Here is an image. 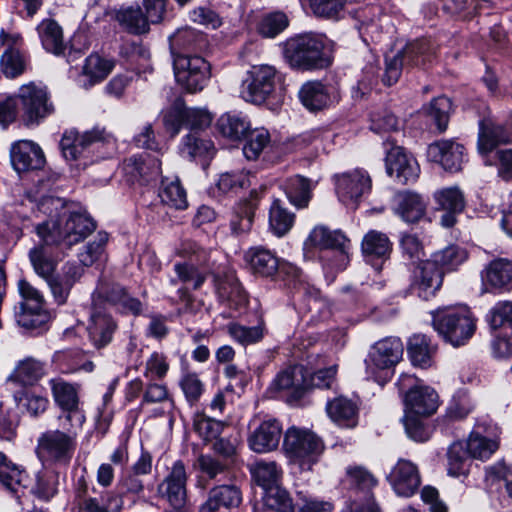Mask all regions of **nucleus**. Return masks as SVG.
<instances>
[{
  "label": "nucleus",
  "mask_w": 512,
  "mask_h": 512,
  "mask_svg": "<svg viewBox=\"0 0 512 512\" xmlns=\"http://www.w3.org/2000/svg\"><path fill=\"white\" fill-rule=\"evenodd\" d=\"M117 324L110 315L101 311L100 308H93L87 332L94 347L100 349L111 342Z\"/></svg>",
  "instance_id": "bb28decb"
},
{
  "label": "nucleus",
  "mask_w": 512,
  "mask_h": 512,
  "mask_svg": "<svg viewBox=\"0 0 512 512\" xmlns=\"http://www.w3.org/2000/svg\"><path fill=\"white\" fill-rule=\"evenodd\" d=\"M49 385L54 403L62 412L58 416V421L82 426L85 422V415L80 408V386L76 383L67 382L60 377L50 379Z\"/></svg>",
  "instance_id": "1a4fd4ad"
},
{
  "label": "nucleus",
  "mask_w": 512,
  "mask_h": 512,
  "mask_svg": "<svg viewBox=\"0 0 512 512\" xmlns=\"http://www.w3.org/2000/svg\"><path fill=\"white\" fill-rule=\"evenodd\" d=\"M0 482L17 499L24 497L28 491V474L2 452H0Z\"/></svg>",
  "instance_id": "393cba45"
},
{
  "label": "nucleus",
  "mask_w": 512,
  "mask_h": 512,
  "mask_svg": "<svg viewBox=\"0 0 512 512\" xmlns=\"http://www.w3.org/2000/svg\"><path fill=\"white\" fill-rule=\"evenodd\" d=\"M387 480L398 496L411 497L419 489L421 478L417 466L409 460L400 459L395 464Z\"/></svg>",
  "instance_id": "6ab92c4d"
},
{
  "label": "nucleus",
  "mask_w": 512,
  "mask_h": 512,
  "mask_svg": "<svg viewBox=\"0 0 512 512\" xmlns=\"http://www.w3.org/2000/svg\"><path fill=\"white\" fill-rule=\"evenodd\" d=\"M96 229L95 221L84 212H72L59 220L44 221L35 227L39 238L46 243H59L71 247L86 239Z\"/></svg>",
  "instance_id": "20e7f679"
},
{
  "label": "nucleus",
  "mask_w": 512,
  "mask_h": 512,
  "mask_svg": "<svg viewBox=\"0 0 512 512\" xmlns=\"http://www.w3.org/2000/svg\"><path fill=\"white\" fill-rule=\"evenodd\" d=\"M84 274V268L76 262H66L61 273H53L45 282L47 283L55 302L63 305L67 302L74 285Z\"/></svg>",
  "instance_id": "a211bd4d"
},
{
  "label": "nucleus",
  "mask_w": 512,
  "mask_h": 512,
  "mask_svg": "<svg viewBox=\"0 0 512 512\" xmlns=\"http://www.w3.org/2000/svg\"><path fill=\"white\" fill-rule=\"evenodd\" d=\"M310 240L320 248L336 250L342 262L348 260L350 242L341 231H331L324 226L315 227L310 233Z\"/></svg>",
  "instance_id": "f704fd0d"
},
{
  "label": "nucleus",
  "mask_w": 512,
  "mask_h": 512,
  "mask_svg": "<svg viewBox=\"0 0 512 512\" xmlns=\"http://www.w3.org/2000/svg\"><path fill=\"white\" fill-rule=\"evenodd\" d=\"M60 429L47 430L37 439L35 452L43 463L68 465L77 445L78 431L82 426L59 422Z\"/></svg>",
  "instance_id": "f03ea898"
},
{
  "label": "nucleus",
  "mask_w": 512,
  "mask_h": 512,
  "mask_svg": "<svg viewBox=\"0 0 512 512\" xmlns=\"http://www.w3.org/2000/svg\"><path fill=\"white\" fill-rule=\"evenodd\" d=\"M248 140L243 147V154L248 160H255L270 143V134L264 129L249 131Z\"/></svg>",
  "instance_id": "338daca9"
},
{
  "label": "nucleus",
  "mask_w": 512,
  "mask_h": 512,
  "mask_svg": "<svg viewBox=\"0 0 512 512\" xmlns=\"http://www.w3.org/2000/svg\"><path fill=\"white\" fill-rule=\"evenodd\" d=\"M123 171L127 181L145 185L158 179L161 162L157 157L141 153L125 159Z\"/></svg>",
  "instance_id": "f3484780"
},
{
  "label": "nucleus",
  "mask_w": 512,
  "mask_h": 512,
  "mask_svg": "<svg viewBox=\"0 0 512 512\" xmlns=\"http://www.w3.org/2000/svg\"><path fill=\"white\" fill-rule=\"evenodd\" d=\"M218 294L222 301L227 302L233 310H240L247 302V295L239 281L234 276H227L218 285Z\"/></svg>",
  "instance_id": "37998d69"
},
{
  "label": "nucleus",
  "mask_w": 512,
  "mask_h": 512,
  "mask_svg": "<svg viewBox=\"0 0 512 512\" xmlns=\"http://www.w3.org/2000/svg\"><path fill=\"white\" fill-rule=\"evenodd\" d=\"M294 224V214L281 205L280 200H275L269 212V227L278 237L285 235Z\"/></svg>",
  "instance_id": "864d4df0"
},
{
  "label": "nucleus",
  "mask_w": 512,
  "mask_h": 512,
  "mask_svg": "<svg viewBox=\"0 0 512 512\" xmlns=\"http://www.w3.org/2000/svg\"><path fill=\"white\" fill-rule=\"evenodd\" d=\"M41 43L45 50L55 55L64 53L66 44L60 25L52 19H44L37 27Z\"/></svg>",
  "instance_id": "ea45409f"
},
{
  "label": "nucleus",
  "mask_w": 512,
  "mask_h": 512,
  "mask_svg": "<svg viewBox=\"0 0 512 512\" xmlns=\"http://www.w3.org/2000/svg\"><path fill=\"white\" fill-rule=\"evenodd\" d=\"M245 260L254 274L263 277H272L279 268L278 258L270 250L260 246L250 248L245 253Z\"/></svg>",
  "instance_id": "4c0bfd02"
},
{
  "label": "nucleus",
  "mask_w": 512,
  "mask_h": 512,
  "mask_svg": "<svg viewBox=\"0 0 512 512\" xmlns=\"http://www.w3.org/2000/svg\"><path fill=\"white\" fill-rule=\"evenodd\" d=\"M283 449L291 462L303 470H310L322 454L324 445L314 433L292 427L285 433Z\"/></svg>",
  "instance_id": "0eeeda50"
},
{
  "label": "nucleus",
  "mask_w": 512,
  "mask_h": 512,
  "mask_svg": "<svg viewBox=\"0 0 512 512\" xmlns=\"http://www.w3.org/2000/svg\"><path fill=\"white\" fill-rule=\"evenodd\" d=\"M250 185L249 175L245 171H231L219 175L216 187L221 194L238 193Z\"/></svg>",
  "instance_id": "052dcab7"
},
{
  "label": "nucleus",
  "mask_w": 512,
  "mask_h": 512,
  "mask_svg": "<svg viewBox=\"0 0 512 512\" xmlns=\"http://www.w3.org/2000/svg\"><path fill=\"white\" fill-rule=\"evenodd\" d=\"M258 206L257 193L252 192L249 199L240 201L231 219V229L236 235L250 231L254 219L255 210Z\"/></svg>",
  "instance_id": "a19ab883"
},
{
  "label": "nucleus",
  "mask_w": 512,
  "mask_h": 512,
  "mask_svg": "<svg viewBox=\"0 0 512 512\" xmlns=\"http://www.w3.org/2000/svg\"><path fill=\"white\" fill-rule=\"evenodd\" d=\"M362 252L365 256L384 258L391 251V242L386 234L371 230L362 240Z\"/></svg>",
  "instance_id": "09e8293b"
},
{
  "label": "nucleus",
  "mask_w": 512,
  "mask_h": 512,
  "mask_svg": "<svg viewBox=\"0 0 512 512\" xmlns=\"http://www.w3.org/2000/svg\"><path fill=\"white\" fill-rule=\"evenodd\" d=\"M21 105V119L25 126H38L54 113V105L47 87L42 83L23 84L16 93Z\"/></svg>",
  "instance_id": "6e6552de"
},
{
  "label": "nucleus",
  "mask_w": 512,
  "mask_h": 512,
  "mask_svg": "<svg viewBox=\"0 0 512 512\" xmlns=\"http://www.w3.org/2000/svg\"><path fill=\"white\" fill-rule=\"evenodd\" d=\"M429 57V43L426 40H418L406 45L402 51L392 57H386L383 83L387 86L395 84L400 78L403 68L424 65Z\"/></svg>",
  "instance_id": "ddd939ff"
},
{
  "label": "nucleus",
  "mask_w": 512,
  "mask_h": 512,
  "mask_svg": "<svg viewBox=\"0 0 512 512\" xmlns=\"http://www.w3.org/2000/svg\"><path fill=\"white\" fill-rule=\"evenodd\" d=\"M173 68L178 84L191 93L201 91L210 79V64L198 55L177 54Z\"/></svg>",
  "instance_id": "9b49d317"
},
{
  "label": "nucleus",
  "mask_w": 512,
  "mask_h": 512,
  "mask_svg": "<svg viewBox=\"0 0 512 512\" xmlns=\"http://www.w3.org/2000/svg\"><path fill=\"white\" fill-rule=\"evenodd\" d=\"M461 442H454L448 449V474L453 477L468 473L471 461Z\"/></svg>",
  "instance_id": "13d9d810"
},
{
  "label": "nucleus",
  "mask_w": 512,
  "mask_h": 512,
  "mask_svg": "<svg viewBox=\"0 0 512 512\" xmlns=\"http://www.w3.org/2000/svg\"><path fill=\"white\" fill-rule=\"evenodd\" d=\"M443 270L429 259L416 265L412 272L411 289L421 299L435 296L443 282Z\"/></svg>",
  "instance_id": "dca6fc26"
},
{
  "label": "nucleus",
  "mask_w": 512,
  "mask_h": 512,
  "mask_svg": "<svg viewBox=\"0 0 512 512\" xmlns=\"http://www.w3.org/2000/svg\"><path fill=\"white\" fill-rule=\"evenodd\" d=\"M45 375V363L27 357L16 364L7 380L23 387H29L36 385Z\"/></svg>",
  "instance_id": "2f4dec72"
},
{
  "label": "nucleus",
  "mask_w": 512,
  "mask_h": 512,
  "mask_svg": "<svg viewBox=\"0 0 512 512\" xmlns=\"http://www.w3.org/2000/svg\"><path fill=\"white\" fill-rule=\"evenodd\" d=\"M285 60L293 68L321 69L330 64L324 54V39L314 33H303L288 38L283 43Z\"/></svg>",
  "instance_id": "39448f33"
},
{
  "label": "nucleus",
  "mask_w": 512,
  "mask_h": 512,
  "mask_svg": "<svg viewBox=\"0 0 512 512\" xmlns=\"http://www.w3.org/2000/svg\"><path fill=\"white\" fill-rule=\"evenodd\" d=\"M186 401L192 406L196 404L205 391V385L199 375L194 372L184 373L179 381Z\"/></svg>",
  "instance_id": "0e129e2a"
},
{
  "label": "nucleus",
  "mask_w": 512,
  "mask_h": 512,
  "mask_svg": "<svg viewBox=\"0 0 512 512\" xmlns=\"http://www.w3.org/2000/svg\"><path fill=\"white\" fill-rule=\"evenodd\" d=\"M108 242V234L104 231H99L93 238V240L89 241L83 248V250L79 253V261L83 268L92 266L95 262L101 260L102 256L105 252V247Z\"/></svg>",
  "instance_id": "5fc2aeb1"
},
{
  "label": "nucleus",
  "mask_w": 512,
  "mask_h": 512,
  "mask_svg": "<svg viewBox=\"0 0 512 512\" xmlns=\"http://www.w3.org/2000/svg\"><path fill=\"white\" fill-rule=\"evenodd\" d=\"M216 126L220 134L232 141H239L247 137L251 129L248 118L242 113L236 112H227L221 115Z\"/></svg>",
  "instance_id": "58836bf2"
},
{
  "label": "nucleus",
  "mask_w": 512,
  "mask_h": 512,
  "mask_svg": "<svg viewBox=\"0 0 512 512\" xmlns=\"http://www.w3.org/2000/svg\"><path fill=\"white\" fill-rule=\"evenodd\" d=\"M393 210L403 221L416 223L425 215L426 204L419 194L404 191L395 195Z\"/></svg>",
  "instance_id": "c85d7f7f"
},
{
  "label": "nucleus",
  "mask_w": 512,
  "mask_h": 512,
  "mask_svg": "<svg viewBox=\"0 0 512 512\" xmlns=\"http://www.w3.org/2000/svg\"><path fill=\"white\" fill-rule=\"evenodd\" d=\"M80 509L84 512H119L123 506L122 497L115 491H103L94 496L78 493Z\"/></svg>",
  "instance_id": "c9c22d12"
},
{
  "label": "nucleus",
  "mask_w": 512,
  "mask_h": 512,
  "mask_svg": "<svg viewBox=\"0 0 512 512\" xmlns=\"http://www.w3.org/2000/svg\"><path fill=\"white\" fill-rule=\"evenodd\" d=\"M107 303L122 313L138 315L142 311V303L130 296L124 287L116 283L100 282L93 293V306L101 309Z\"/></svg>",
  "instance_id": "4468645a"
},
{
  "label": "nucleus",
  "mask_w": 512,
  "mask_h": 512,
  "mask_svg": "<svg viewBox=\"0 0 512 512\" xmlns=\"http://www.w3.org/2000/svg\"><path fill=\"white\" fill-rule=\"evenodd\" d=\"M481 278L485 285L497 291H510L512 289V261L506 258L491 261L482 270Z\"/></svg>",
  "instance_id": "cd10ccee"
},
{
  "label": "nucleus",
  "mask_w": 512,
  "mask_h": 512,
  "mask_svg": "<svg viewBox=\"0 0 512 512\" xmlns=\"http://www.w3.org/2000/svg\"><path fill=\"white\" fill-rule=\"evenodd\" d=\"M113 63L103 59L97 54H92L86 58L83 66V76L87 79L88 85L92 86L104 80L112 71Z\"/></svg>",
  "instance_id": "603ef678"
},
{
  "label": "nucleus",
  "mask_w": 512,
  "mask_h": 512,
  "mask_svg": "<svg viewBox=\"0 0 512 512\" xmlns=\"http://www.w3.org/2000/svg\"><path fill=\"white\" fill-rule=\"evenodd\" d=\"M285 192L293 205L298 208L306 207L311 197V183L308 179L296 175L286 181Z\"/></svg>",
  "instance_id": "de8ad7c7"
},
{
  "label": "nucleus",
  "mask_w": 512,
  "mask_h": 512,
  "mask_svg": "<svg viewBox=\"0 0 512 512\" xmlns=\"http://www.w3.org/2000/svg\"><path fill=\"white\" fill-rule=\"evenodd\" d=\"M57 245L60 244L46 243L41 240L40 244L34 246L29 251L28 256L33 270L43 280L56 272L58 259L54 257L53 246Z\"/></svg>",
  "instance_id": "473e14b6"
},
{
  "label": "nucleus",
  "mask_w": 512,
  "mask_h": 512,
  "mask_svg": "<svg viewBox=\"0 0 512 512\" xmlns=\"http://www.w3.org/2000/svg\"><path fill=\"white\" fill-rule=\"evenodd\" d=\"M305 368L294 365L279 372L270 388L275 391L291 390L293 395L300 398L305 392Z\"/></svg>",
  "instance_id": "e433bc0d"
},
{
  "label": "nucleus",
  "mask_w": 512,
  "mask_h": 512,
  "mask_svg": "<svg viewBox=\"0 0 512 512\" xmlns=\"http://www.w3.org/2000/svg\"><path fill=\"white\" fill-rule=\"evenodd\" d=\"M278 80L275 67L267 64L254 65L243 83L242 96L248 102L266 104L270 110L275 111L284 100L282 89L277 87Z\"/></svg>",
  "instance_id": "7ed1b4c3"
},
{
  "label": "nucleus",
  "mask_w": 512,
  "mask_h": 512,
  "mask_svg": "<svg viewBox=\"0 0 512 512\" xmlns=\"http://www.w3.org/2000/svg\"><path fill=\"white\" fill-rule=\"evenodd\" d=\"M242 500L241 492L235 485H221L209 492L208 499L199 507V512H216L220 508L237 507Z\"/></svg>",
  "instance_id": "72a5a7b5"
},
{
  "label": "nucleus",
  "mask_w": 512,
  "mask_h": 512,
  "mask_svg": "<svg viewBox=\"0 0 512 512\" xmlns=\"http://www.w3.org/2000/svg\"><path fill=\"white\" fill-rule=\"evenodd\" d=\"M435 200L445 211L441 217L442 226L452 227L456 222L455 215L462 212L465 206L463 193L457 187L444 188L435 193Z\"/></svg>",
  "instance_id": "7c9ffc66"
},
{
  "label": "nucleus",
  "mask_w": 512,
  "mask_h": 512,
  "mask_svg": "<svg viewBox=\"0 0 512 512\" xmlns=\"http://www.w3.org/2000/svg\"><path fill=\"white\" fill-rule=\"evenodd\" d=\"M187 474L182 461H176L169 473L158 484L157 495L165 500L171 508H181L186 505Z\"/></svg>",
  "instance_id": "2eb2a0df"
},
{
  "label": "nucleus",
  "mask_w": 512,
  "mask_h": 512,
  "mask_svg": "<svg viewBox=\"0 0 512 512\" xmlns=\"http://www.w3.org/2000/svg\"><path fill=\"white\" fill-rule=\"evenodd\" d=\"M203 36L192 28L178 29L170 38V50L173 59L177 54H185V51L196 50L200 47Z\"/></svg>",
  "instance_id": "c03bdc74"
},
{
  "label": "nucleus",
  "mask_w": 512,
  "mask_h": 512,
  "mask_svg": "<svg viewBox=\"0 0 512 512\" xmlns=\"http://www.w3.org/2000/svg\"><path fill=\"white\" fill-rule=\"evenodd\" d=\"M397 385L399 390L404 393L402 421L408 437L416 442L427 441L430 438V430L426 419L438 409L439 396L437 392L409 374H402Z\"/></svg>",
  "instance_id": "f257e3e1"
},
{
  "label": "nucleus",
  "mask_w": 512,
  "mask_h": 512,
  "mask_svg": "<svg viewBox=\"0 0 512 512\" xmlns=\"http://www.w3.org/2000/svg\"><path fill=\"white\" fill-rule=\"evenodd\" d=\"M464 152L462 144L452 140H440L428 146L427 158L440 164L446 171L457 172L461 170L465 161Z\"/></svg>",
  "instance_id": "aec40b11"
},
{
  "label": "nucleus",
  "mask_w": 512,
  "mask_h": 512,
  "mask_svg": "<svg viewBox=\"0 0 512 512\" xmlns=\"http://www.w3.org/2000/svg\"><path fill=\"white\" fill-rule=\"evenodd\" d=\"M386 169L390 176L395 177L402 184L415 182L420 174V167L416 159L406 154L400 146H393L388 151Z\"/></svg>",
  "instance_id": "412c9836"
},
{
  "label": "nucleus",
  "mask_w": 512,
  "mask_h": 512,
  "mask_svg": "<svg viewBox=\"0 0 512 512\" xmlns=\"http://www.w3.org/2000/svg\"><path fill=\"white\" fill-rule=\"evenodd\" d=\"M432 323L439 335L454 347L465 345L476 331V320L465 308L437 311Z\"/></svg>",
  "instance_id": "423d86ee"
},
{
  "label": "nucleus",
  "mask_w": 512,
  "mask_h": 512,
  "mask_svg": "<svg viewBox=\"0 0 512 512\" xmlns=\"http://www.w3.org/2000/svg\"><path fill=\"white\" fill-rule=\"evenodd\" d=\"M117 21L130 33L142 34L149 30L150 20L143 14L139 7H127L120 9L116 14Z\"/></svg>",
  "instance_id": "a18cd8bd"
},
{
  "label": "nucleus",
  "mask_w": 512,
  "mask_h": 512,
  "mask_svg": "<svg viewBox=\"0 0 512 512\" xmlns=\"http://www.w3.org/2000/svg\"><path fill=\"white\" fill-rule=\"evenodd\" d=\"M229 335L243 346L255 344L262 340L265 332V325L259 322L256 326L247 327L238 323H230L227 326Z\"/></svg>",
  "instance_id": "6e6d98bb"
},
{
  "label": "nucleus",
  "mask_w": 512,
  "mask_h": 512,
  "mask_svg": "<svg viewBox=\"0 0 512 512\" xmlns=\"http://www.w3.org/2000/svg\"><path fill=\"white\" fill-rule=\"evenodd\" d=\"M325 409L328 417L340 427L354 428L358 424V406L347 397L329 400Z\"/></svg>",
  "instance_id": "c756f323"
},
{
  "label": "nucleus",
  "mask_w": 512,
  "mask_h": 512,
  "mask_svg": "<svg viewBox=\"0 0 512 512\" xmlns=\"http://www.w3.org/2000/svg\"><path fill=\"white\" fill-rule=\"evenodd\" d=\"M264 506L275 512H294V503L289 493L279 487H270L263 496Z\"/></svg>",
  "instance_id": "bf43d9fd"
},
{
  "label": "nucleus",
  "mask_w": 512,
  "mask_h": 512,
  "mask_svg": "<svg viewBox=\"0 0 512 512\" xmlns=\"http://www.w3.org/2000/svg\"><path fill=\"white\" fill-rule=\"evenodd\" d=\"M251 474L254 481L266 491L278 486L282 471L276 462L259 461L251 467Z\"/></svg>",
  "instance_id": "8fccbe9b"
},
{
  "label": "nucleus",
  "mask_w": 512,
  "mask_h": 512,
  "mask_svg": "<svg viewBox=\"0 0 512 512\" xmlns=\"http://www.w3.org/2000/svg\"><path fill=\"white\" fill-rule=\"evenodd\" d=\"M159 196L163 203L176 209L187 207L186 192L177 177L162 179Z\"/></svg>",
  "instance_id": "49530a36"
},
{
  "label": "nucleus",
  "mask_w": 512,
  "mask_h": 512,
  "mask_svg": "<svg viewBox=\"0 0 512 512\" xmlns=\"http://www.w3.org/2000/svg\"><path fill=\"white\" fill-rule=\"evenodd\" d=\"M487 321L493 330L509 328L512 331V302L496 303L487 314Z\"/></svg>",
  "instance_id": "e2e57ef3"
},
{
  "label": "nucleus",
  "mask_w": 512,
  "mask_h": 512,
  "mask_svg": "<svg viewBox=\"0 0 512 512\" xmlns=\"http://www.w3.org/2000/svg\"><path fill=\"white\" fill-rule=\"evenodd\" d=\"M466 449L471 457L485 460L496 451L497 444L478 433H471L466 443Z\"/></svg>",
  "instance_id": "69168bd1"
},
{
  "label": "nucleus",
  "mask_w": 512,
  "mask_h": 512,
  "mask_svg": "<svg viewBox=\"0 0 512 512\" xmlns=\"http://www.w3.org/2000/svg\"><path fill=\"white\" fill-rule=\"evenodd\" d=\"M467 259V252L465 249L450 245L443 250L435 252L429 259L434 262L438 267L445 271H451L456 269Z\"/></svg>",
  "instance_id": "3c124183"
},
{
  "label": "nucleus",
  "mask_w": 512,
  "mask_h": 512,
  "mask_svg": "<svg viewBox=\"0 0 512 512\" xmlns=\"http://www.w3.org/2000/svg\"><path fill=\"white\" fill-rule=\"evenodd\" d=\"M289 24L287 16L282 12H273L265 15L258 23L259 34L267 38H274L284 31Z\"/></svg>",
  "instance_id": "774afa93"
},
{
  "label": "nucleus",
  "mask_w": 512,
  "mask_h": 512,
  "mask_svg": "<svg viewBox=\"0 0 512 512\" xmlns=\"http://www.w3.org/2000/svg\"><path fill=\"white\" fill-rule=\"evenodd\" d=\"M333 182L339 201L352 209L358 207L372 188L370 175L360 168L335 174Z\"/></svg>",
  "instance_id": "f8f14e48"
},
{
  "label": "nucleus",
  "mask_w": 512,
  "mask_h": 512,
  "mask_svg": "<svg viewBox=\"0 0 512 512\" xmlns=\"http://www.w3.org/2000/svg\"><path fill=\"white\" fill-rule=\"evenodd\" d=\"M301 103L310 111H318L325 108L330 97L326 87L318 81H309L299 90Z\"/></svg>",
  "instance_id": "79ce46f5"
},
{
  "label": "nucleus",
  "mask_w": 512,
  "mask_h": 512,
  "mask_svg": "<svg viewBox=\"0 0 512 512\" xmlns=\"http://www.w3.org/2000/svg\"><path fill=\"white\" fill-rule=\"evenodd\" d=\"M512 141V124H502L491 118H484L479 123L478 151L482 155L492 152L499 144Z\"/></svg>",
  "instance_id": "4be33fe9"
},
{
  "label": "nucleus",
  "mask_w": 512,
  "mask_h": 512,
  "mask_svg": "<svg viewBox=\"0 0 512 512\" xmlns=\"http://www.w3.org/2000/svg\"><path fill=\"white\" fill-rule=\"evenodd\" d=\"M10 158L13 168L18 173L40 169L45 163L43 151L39 145L30 140L13 143Z\"/></svg>",
  "instance_id": "5701e85b"
},
{
  "label": "nucleus",
  "mask_w": 512,
  "mask_h": 512,
  "mask_svg": "<svg viewBox=\"0 0 512 512\" xmlns=\"http://www.w3.org/2000/svg\"><path fill=\"white\" fill-rule=\"evenodd\" d=\"M403 344L397 337H386L376 342L370 349L366 364V373L376 382L381 383L385 375L392 369L402 358Z\"/></svg>",
  "instance_id": "9d476101"
},
{
  "label": "nucleus",
  "mask_w": 512,
  "mask_h": 512,
  "mask_svg": "<svg viewBox=\"0 0 512 512\" xmlns=\"http://www.w3.org/2000/svg\"><path fill=\"white\" fill-rule=\"evenodd\" d=\"M281 434L282 427L276 419L264 420L251 433L249 446L257 453L270 452L278 447Z\"/></svg>",
  "instance_id": "a878e982"
},
{
  "label": "nucleus",
  "mask_w": 512,
  "mask_h": 512,
  "mask_svg": "<svg viewBox=\"0 0 512 512\" xmlns=\"http://www.w3.org/2000/svg\"><path fill=\"white\" fill-rule=\"evenodd\" d=\"M407 351L412 363L416 366L429 365L432 348L429 339L423 334L413 335L408 342Z\"/></svg>",
  "instance_id": "4d7b16f0"
},
{
  "label": "nucleus",
  "mask_w": 512,
  "mask_h": 512,
  "mask_svg": "<svg viewBox=\"0 0 512 512\" xmlns=\"http://www.w3.org/2000/svg\"><path fill=\"white\" fill-rule=\"evenodd\" d=\"M451 110V101L444 96L434 98L425 109L427 115L434 121L440 132L446 130Z\"/></svg>",
  "instance_id": "680f3d73"
},
{
  "label": "nucleus",
  "mask_w": 512,
  "mask_h": 512,
  "mask_svg": "<svg viewBox=\"0 0 512 512\" xmlns=\"http://www.w3.org/2000/svg\"><path fill=\"white\" fill-rule=\"evenodd\" d=\"M102 140V132L99 130L79 133L75 129L65 131L60 141L63 157L67 161L79 159L85 151L94 143Z\"/></svg>",
  "instance_id": "b1692460"
}]
</instances>
